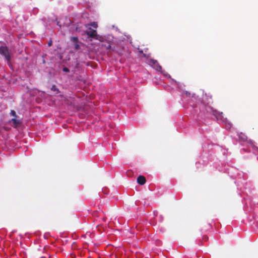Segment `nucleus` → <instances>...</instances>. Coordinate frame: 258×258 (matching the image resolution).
Here are the masks:
<instances>
[{"label":"nucleus","mask_w":258,"mask_h":258,"mask_svg":"<svg viewBox=\"0 0 258 258\" xmlns=\"http://www.w3.org/2000/svg\"><path fill=\"white\" fill-rule=\"evenodd\" d=\"M88 29V31H86L85 32V33L87 35L88 37H91L96 40H99L101 42H102L103 41V37L101 36L97 35L96 30L92 29L91 27H89Z\"/></svg>","instance_id":"1"},{"label":"nucleus","mask_w":258,"mask_h":258,"mask_svg":"<svg viewBox=\"0 0 258 258\" xmlns=\"http://www.w3.org/2000/svg\"><path fill=\"white\" fill-rule=\"evenodd\" d=\"M0 54L4 56L8 62L10 61L11 56L7 46H0Z\"/></svg>","instance_id":"2"},{"label":"nucleus","mask_w":258,"mask_h":258,"mask_svg":"<svg viewBox=\"0 0 258 258\" xmlns=\"http://www.w3.org/2000/svg\"><path fill=\"white\" fill-rule=\"evenodd\" d=\"M10 122H12V125L14 127H17L21 122L20 120L17 119L16 118H12Z\"/></svg>","instance_id":"3"},{"label":"nucleus","mask_w":258,"mask_h":258,"mask_svg":"<svg viewBox=\"0 0 258 258\" xmlns=\"http://www.w3.org/2000/svg\"><path fill=\"white\" fill-rule=\"evenodd\" d=\"M146 181V178L144 176L140 175L137 178V182L140 185H144Z\"/></svg>","instance_id":"4"},{"label":"nucleus","mask_w":258,"mask_h":258,"mask_svg":"<svg viewBox=\"0 0 258 258\" xmlns=\"http://www.w3.org/2000/svg\"><path fill=\"white\" fill-rule=\"evenodd\" d=\"M205 96L207 97V98H207V100L208 101V104L212 103H213V101L212 100V96L211 95H208L207 94H205Z\"/></svg>","instance_id":"5"},{"label":"nucleus","mask_w":258,"mask_h":258,"mask_svg":"<svg viewBox=\"0 0 258 258\" xmlns=\"http://www.w3.org/2000/svg\"><path fill=\"white\" fill-rule=\"evenodd\" d=\"M51 90L54 92H55V94H58L59 92L58 89L56 87L55 85H53L51 88Z\"/></svg>","instance_id":"6"},{"label":"nucleus","mask_w":258,"mask_h":258,"mask_svg":"<svg viewBox=\"0 0 258 258\" xmlns=\"http://www.w3.org/2000/svg\"><path fill=\"white\" fill-rule=\"evenodd\" d=\"M239 138L242 141H245L247 140V137L242 133L239 136Z\"/></svg>","instance_id":"7"},{"label":"nucleus","mask_w":258,"mask_h":258,"mask_svg":"<svg viewBox=\"0 0 258 258\" xmlns=\"http://www.w3.org/2000/svg\"><path fill=\"white\" fill-rule=\"evenodd\" d=\"M155 68V69L158 71H161L162 70V67L161 66H160L158 63L157 62L155 65L153 66Z\"/></svg>","instance_id":"8"},{"label":"nucleus","mask_w":258,"mask_h":258,"mask_svg":"<svg viewBox=\"0 0 258 258\" xmlns=\"http://www.w3.org/2000/svg\"><path fill=\"white\" fill-rule=\"evenodd\" d=\"M149 63L152 65H155L158 62L156 60L151 59L149 60Z\"/></svg>","instance_id":"9"},{"label":"nucleus","mask_w":258,"mask_h":258,"mask_svg":"<svg viewBox=\"0 0 258 258\" xmlns=\"http://www.w3.org/2000/svg\"><path fill=\"white\" fill-rule=\"evenodd\" d=\"M89 25L95 28H96L98 27V24L95 22H92Z\"/></svg>","instance_id":"10"},{"label":"nucleus","mask_w":258,"mask_h":258,"mask_svg":"<svg viewBox=\"0 0 258 258\" xmlns=\"http://www.w3.org/2000/svg\"><path fill=\"white\" fill-rule=\"evenodd\" d=\"M71 40L73 42H74L75 43H77L78 41V37H71Z\"/></svg>","instance_id":"11"},{"label":"nucleus","mask_w":258,"mask_h":258,"mask_svg":"<svg viewBox=\"0 0 258 258\" xmlns=\"http://www.w3.org/2000/svg\"><path fill=\"white\" fill-rule=\"evenodd\" d=\"M11 114L12 115L14 116L15 117H17L16 113L14 110H11Z\"/></svg>","instance_id":"12"},{"label":"nucleus","mask_w":258,"mask_h":258,"mask_svg":"<svg viewBox=\"0 0 258 258\" xmlns=\"http://www.w3.org/2000/svg\"><path fill=\"white\" fill-rule=\"evenodd\" d=\"M80 48V45H79V44H78V43H76V44H75V49L76 50H78Z\"/></svg>","instance_id":"13"},{"label":"nucleus","mask_w":258,"mask_h":258,"mask_svg":"<svg viewBox=\"0 0 258 258\" xmlns=\"http://www.w3.org/2000/svg\"><path fill=\"white\" fill-rule=\"evenodd\" d=\"M63 71L65 72H69L70 70L68 68L64 67L63 68Z\"/></svg>","instance_id":"14"},{"label":"nucleus","mask_w":258,"mask_h":258,"mask_svg":"<svg viewBox=\"0 0 258 258\" xmlns=\"http://www.w3.org/2000/svg\"><path fill=\"white\" fill-rule=\"evenodd\" d=\"M52 44V41L51 40H50L49 41L48 43V46H51Z\"/></svg>","instance_id":"15"},{"label":"nucleus","mask_w":258,"mask_h":258,"mask_svg":"<svg viewBox=\"0 0 258 258\" xmlns=\"http://www.w3.org/2000/svg\"><path fill=\"white\" fill-rule=\"evenodd\" d=\"M111 48V45L109 44L108 46H106L107 49H110Z\"/></svg>","instance_id":"16"}]
</instances>
